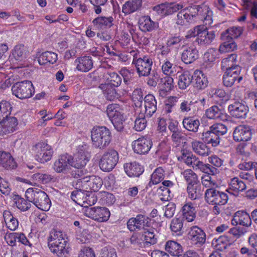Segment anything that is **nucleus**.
Here are the masks:
<instances>
[{"label": "nucleus", "mask_w": 257, "mask_h": 257, "mask_svg": "<svg viewBox=\"0 0 257 257\" xmlns=\"http://www.w3.org/2000/svg\"><path fill=\"white\" fill-rule=\"evenodd\" d=\"M25 196L29 202L33 203L39 209L46 211L50 208L51 202L48 195L39 189H28Z\"/></svg>", "instance_id": "f257e3e1"}, {"label": "nucleus", "mask_w": 257, "mask_h": 257, "mask_svg": "<svg viewBox=\"0 0 257 257\" xmlns=\"http://www.w3.org/2000/svg\"><path fill=\"white\" fill-rule=\"evenodd\" d=\"M227 132L226 126L222 123H215L209 127V130L202 134V139L212 147H216L220 143V137Z\"/></svg>", "instance_id": "f03ea898"}, {"label": "nucleus", "mask_w": 257, "mask_h": 257, "mask_svg": "<svg viewBox=\"0 0 257 257\" xmlns=\"http://www.w3.org/2000/svg\"><path fill=\"white\" fill-rule=\"evenodd\" d=\"M91 133L92 145L95 148L103 149L111 141L110 132L105 126L94 127Z\"/></svg>", "instance_id": "7ed1b4c3"}, {"label": "nucleus", "mask_w": 257, "mask_h": 257, "mask_svg": "<svg viewBox=\"0 0 257 257\" xmlns=\"http://www.w3.org/2000/svg\"><path fill=\"white\" fill-rule=\"evenodd\" d=\"M190 37H196L195 42L201 47H206L211 44L215 38L214 31H208L205 25L195 26L190 34Z\"/></svg>", "instance_id": "20e7f679"}, {"label": "nucleus", "mask_w": 257, "mask_h": 257, "mask_svg": "<svg viewBox=\"0 0 257 257\" xmlns=\"http://www.w3.org/2000/svg\"><path fill=\"white\" fill-rule=\"evenodd\" d=\"M12 91L13 94L21 99L30 98L35 92L32 83L28 80L15 83L12 87Z\"/></svg>", "instance_id": "39448f33"}, {"label": "nucleus", "mask_w": 257, "mask_h": 257, "mask_svg": "<svg viewBox=\"0 0 257 257\" xmlns=\"http://www.w3.org/2000/svg\"><path fill=\"white\" fill-rule=\"evenodd\" d=\"M106 113L117 131H121L123 128L124 118L122 110L117 104H111L107 106Z\"/></svg>", "instance_id": "423d86ee"}, {"label": "nucleus", "mask_w": 257, "mask_h": 257, "mask_svg": "<svg viewBox=\"0 0 257 257\" xmlns=\"http://www.w3.org/2000/svg\"><path fill=\"white\" fill-rule=\"evenodd\" d=\"M118 154L116 151L108 150L101 157L99 162L100 168L105 172L111 171L118 163Z\"/></svg>", "instance_id": "0eeeda50"}, {"label": "nucleus", "mask_w": 257, "mask_h": 257, "mask_svg": "<svg viewBox=\"0 0 257 257\" xmlns=\"http://www.w3.org/2000/svg\"><path fill=\"white\" fill-rule=\"evenodd\" d=\"M36 160L41 163H45L51 159L53 152L51 147L47 143L40 142L33 147Z\"/></svg>", "instance_id": "6e6552de"}, {"label": "nucleus", "mask_w": 257, "mask_h": 257, "mask_svg": "<svg viewBox=\"0 0 257 257\" xmlns=\"http://www.w3.org/2000/svg\"><path fill=\"white\" fill-rule=\"evenodd\" d=\"M205 199L209 204L225 205L228 200L227 193L220 191L215 188L207 189L205 193Z\"/></svg>", "instance_id": "1a4fd4ad"}, {"label": "nucleus", "mask_w": 257, "mask_h": 257, "mask_svg": "<svg viewBox=\"0 0 257 257\" xmlns=\"http://www.w3.org/2000/svg\"><path fill=\"white\" fill-rule=\"evenodd\" d=\"M82 183V189H89L93 192L98 191L102 185V180L98 176H91L83 177L78 181L76 183V186L80 187L79 184Z\"/></svg>", "instance_id": "9d476101"}, {"label": "nucleus", "mask_w": 257, "mask_h": 257, "mask_svg": "<svg viewBox=\"0 0 257 257\" xmlns=\"http://www.w3.org/2000/svg\"><path fill=\"white\" fill-rule=\"evenodd\" d=\"M132 64L135 65L140 77L148 76L150 74L153 62L148 57L145 56L142 58H134Z\"/></svg>", "instance_id": "9b49d317"}, {"label": "nucleus", "mask_w": 257, "mask_h": 257, "mask_svg": "<svg viewBox=\"0 0 257 257\" xmlns=\"http://www.w3.org/2000/svg\"><path fill=\"white\" fill-rule=\"evenodd\" d=\"M235 69H228L223 74L222 80L223 84L226 87H231L237 81L239 83L242 77L240 75L241 71L240 67H236Z\"/></svg>", "instance_id": "f8f14e48"}, {"label": "nucleus", "mask_w": 257, "mask_h": 257, "mask_svg": "<svg viewBox=\"0 0 257 257\" xmlns=\"http://www.w3.org/2000/svg\"><path fill=\"white\" fill-rule=\"evenodd\" d=\"M189 166H191L194 170H199L207 174L215 175L219 173V170L210 165L204 164L200 161L195 156L192 155V159Z\"/></svg>", "instance_id": "ddd939ff"}, {"label": "nucleus", "mask_w": 257, "mask_h": 257, "mask_svg": "<svg viewBox=\"0 0 257 257\" xmlns=\"http://www.w3.org/2000/svg\"><path fill=\"white\" fill-rule=\"evenodd\" d=\"M189 237L191 242L197 247H201L206 242V234L204 231L197 226L190 228Z\"/></svg>", "instance_id": "4468645a"}, {"label": "nucleus", "mask_w": 257, "mask_h": 257, "mask_svg": "<svg viewBox=\"0 0 257 257\" xmlns=\"http://www.w3.org/2000/svg\"><path fill=\"white\" fill-rule=\"evenodd\" d=\"M152 145V140L149 138L142 137L134 141L133 147L135 153L144 155L149 152Z\"/></svg>", "instance_id": "2eb2a0df"}, {"label": "nucleus", "mask_w": 257, "mask_h": 257, "mask_svg": "<svg viewBox=\"0 0 257 257\" xmlns=\"http://www.w3.org/2000/svg\"><path fill=\"white\" fill-rule=\"evenodd\" d=\"M71 157L67 154L60 156L54 164V170L58 173H68L71 170Z\"/></svg>", "instance_id": "dca6fc26"}, {"label": "nucleus", "mask_w": 257, "mask_h": 257, "mask_svg": "<svg viewBox=\"0 0 257 257\" xmlns=\"http://www.w3.org/2000/svg\"><path fill=\"white\" fill-rule=\"evenodd\" d=\"M251 129L248 125H239L236 126L233 133V140L236 142H246L250 140Z\"/></svg>", "instance_id": "f3484780"}, {"label": "nucleus", "mask_w": 257, "mask_h": 257, "mask_svg": "<svg viewBox=\"0 0 257 257\" xmlns=\"http://www.w3.org/2000/svg\"><path fill=\"white\" fill-rule=\"evenodd\" d=\"M182 8V6L179 4L165 3L155 6L153 9L159 15L165 16L172 15Z\"/></svg>", "instance_id": "a211bd4d"}, {"label": "nucleus", "mask_w": 257, "mask_h": 257, "mask_svg": "<svg viewBox=\"0 0 257 257\" xmlns=\"http://www.w3.org/2000/svg\"><path fill=\"white\" fill-rule=\"evenodd\" d=\"M48 245L51 252L59 257H66L69 253V243L66 239Z\"/></svg>", "instance_id": "6ab92c4d"}, {"label": "nucleus", "mask_w": 257, "mask_h": 257, "mask_svg": "<svg viewBox=\"0 0 257 257\" xmlns=\"http://www.w3.org/2000/svg\"><path fill=\"white\" fill-rule=\"evenodd\" d=\"M228 109L230 115L238 118H244L248 111L247 106L239 101L230 104Z\"/></svg>", "instance_id": "aec40b11"}, {"label": "nucleus", "mask_w": 257, "mask_h": 257, "mask_svg": "<svg viewBox=\"0 0 257 257\" xmlns=\"http://www.w3.org/2000/svg\"><path fill=\"white\" fill-rule=\"evenodd\" d=\"M89 214L93 219L101 222L106 221L109 219L110 214L107 208L94 207L90 209Z\"/></svg>", "instance_id": "412c9836"}, {"label": "nucleus", "mask_w": 257, "mask_h": 257, "mask_svg": "<svg viewBox=\"0 0 257 257\" xmlns=\"http://www.w3.org/2000/svg\"><path fill=\"white\" fill-rule=\"evenodd\" d=\"M251 214L250 215L244 211H238L234 214L232 220V224L235 225L240 224L244 226L249 227L251 224Z\"/></svg>", "instance_id": "4be33fe9"}, {"label": "nucleus", "mask_w": 257, "mask_h": 257, "mask_svg": "<svg viewBox=\"0 0 257 257\" xmlns=\"http://www.w3.org/2000/svg\"><path fill=\"white\" fill-rule=\"evenodd\" d=\"M198 50L193 46L186 47L181 54V60L185 64H191L198 58Z\"/></svg>", "instance_id": "5701e85b"}, {"label": "nucleus", "mask_w": 257, "mask_h": 257, "mask_svg": "<svg viewBox=\"0 0 257 257\" xmlns=\"http://www.w3.org/2000/svg\"><path fill=\"white\" fill-rule=\"evenodd\" d=\"M145 114L150 117L156 111L157 101L154 96L149 94L147 95L144 98Z\"/></svg>", "instance_id": "b1692460"}, {"label": "nucleus", "mask_w": 257, "mask_h": 257, "mask_svg": "<svg viewBox=\"0 0 257 257\" xmlns=\"http://www.w3.org/2000/svg\"><path fill=\"white\" fill-rule=\"evenodd\" d=\"M206 117L213 119H226V114L224 109L220 105H213L207 109L205 112Z\"/></svg>", "instance_id": "393cba45"}, {"label": "nucleus", "mask_w": 257, "mask_h": 257, "mask_svg": "<svg viewBox=\"0 0 257 257\" xmlns=\"http://www.w3.org/2000/svg\"><path fill=\"white\" fill-rule=\"evenodd\" d=\"M75 62L77 64L76 69L81 72H88L93 67V60L90 56L79 57L75 60Z\"/></svg>", "instance_id": "a878e982"}, {"label": "nucleus", "mask_w": 257, "mask_h": 257, "mask_svg": "<svg viewBox=\"0 0 257 257\" xmlns=\"http://www.w3.org/2000/svg\"><path fill=\"white\" fill-rule=\"evenodd\" d=\"M124 169L126 174L131 177H139L144 172L143 168L136 162L125 164Z\"/></svg>", "instance_id": "bb28decb"}, {"label": "nucleus", "mask_w": 257, "mask_h": 257, "mask_svg": "<svg viewBox=\"0 0 257 257\" xmlns=\"http://www.w3.org/2000/svg\"><path fill=\"white\" fill-rule=\"evenodd\" d=\"M114 87L110 84L106 83L101 84L99 86L106 99L109 101H113L119 97V94Z\"/></svg>", "instance_id": "cd10ccee"}, {"label": "nucleus", "mask_w": 257, "mask_h": 257, "mask_svg": "<svg viewBox=\"0 0 257 257\" xmlns=\"http://www.w3.org/2000/svg\"><path fill=\"white\" fill-rule=\"evenodd\" d=\"M18 120L16 117L13 116H7L0 122L3 127V131L7 133L14 132L18 125Z\"/></svg>", "instance_id": "c85d7f7f"}, {"label": "nucleus", "mask_w": 257, "mask_h": 257, "mask_svg": "<svg viewBox=\"0 0 257 257\" xmlns=\"http://www.w3.org/2000/svg\"><path fill=\"white\" fill-rule=\"evenodd\" d=\"M165 250L172 255L182 257V247L180 244L173 240H168L165 244Z\"/></svg>", "instance_id": "c756f323"}, {"label": "nucleus", "mask_w": 257, "mask_h": 257, "mask_svg": "<svg viewBox=\"0 0 257 257\" xmlns=\"http://www.w3.org/2000/svg\"><path fill=\"white\" fill-rule=\"evenodd\" d=\"M0 164L7 169H13L17 167L16 163L11 154L5 152H0Z\"/></svg>", "instance_id": "7c9ffc66"}, {"label": "nucleus", "mask_w": 257, "mask_h": 257, "mask_svg": "<svg viewBox=\"0 0 257 257\" xmlns=\"http://www.w3.org/2000/svg\"><path fill=\"white\" fill-rule=\"evenodd\" d=\"M113 21L112 17H98L94 19L92 23L95 27L103 30L110 28L113 25Z\"/></svg>", "instance_id": "2f4dec72"}, {"label": "nucleus", "mask_w": 257, "mask_h": 257, "mask_svg": "<svg viewBox=\"0 0 257 257\" xmlns=\"http://www.w3.org/2000/svg\"><path fill=\"white\" fill-rule=\"evenodd\" d=\"M158 27V24L151 20L149 16L142 17L139 22V28L142 32H150Z\"/></svg>", "instance_id": "473e14b6"}, {"label": "nucleus", "mask_w": 257, "mask_h": 257, "mask_svg": "<svg viewBox=\"0 0 257 257\" xmlns=\"http://www.w3.org/2000/svg\"><path fill=\"white\" fill-rule=\"evenodd\" d=\"M243 31L241 27H232L221 34V39L232 40L233 38H237L242 34Z\"/></svg>", "instance_id": "72a5a7b5"}, {"label": "nucleus", "mask_w": 257, "mask_h": 257, "mask_svg": "<svg viewBox=\"0 0 257 257\" xmlns=\"http://www.w3.org/2000/svg\"><path fill=\"white\" fill-rule=\"evenodd\" d=\"M194 87L197 89L202 90L205 89L208 85V81L206 75L201 73L199 70H196L194 73Z\"/></svg>", "instance_id": "f704fd0d"}, {"label": "nucleus", "mask_w": 257, "mask_h": 257, "mask_svg": "<svg viewBox=\"0 0 257 257\" xmlns=\"http://www.w3.org/2000/svg\"><path fill=\"white\" fill-rule=\"evenodd\" d=\"M191 147L195 153L201 156L209 155L210 151L207 145L201 142L195 141L191 143Z\"/></svg>", "instance_id": "c9c22d12"}, {"label": "nucleus", "mask_w": 257, "mask_h": 257, "mask_svg": "<svg viewBox=\"0 0 257 257\" xmlns=\"http://www.w3.org/2000/svg\"><path fill=\"white\" fill-rule=\"evenodd\" d=\"M182 123L184 128L188 131L194 133L198 131L200 124L198 119L190 116L185 117L183 120Z\"/></svg>", "instance_id": "e433bc0d"}, {"label": "nucleus", "mask_w": 257, "mask_h": 257, "mask_svg": "<svg viewBox=\"0 0 257 257\" xmlns=\"http://www.w3.org/2000/svg\"><path fill=\"white\" fill-rule=\"evenodd\" d=\"M87 162L86 156L83 153L79 152L71 158L70 165L74 168H83Z\"/></svg>", "instance_id": "4c0bfd02"}, {"label": "nucleus", "mask_w": 257, "mask_h": 257, "mask_svg": "<svg viewBox=\"0 0 257 257\" xmlns=\"http://www.w3.org/2000/svg\"><path fill=\"white\" fill-rule=\"evenodd\" d=\"M159 85L161 87L160 93L165 94L166 92L170 91L173 88V79L170 76L166 75V76L160 78Z\"/></svg>", "instance_id": "58836bf2"}, {"label": "nucleus", "mask_w": 257, "mask_h": 257, "mask_svg": "<svg viewBox=\"0 0 257 257\" xmlns=\"http://www.w3.org/2000/svg\"><path fill=\"white\" fill-rule=\"evenodd\" d=\"M236 54H231L228 55L227 57L224 58L221 61V69L226 71L229 69L234 70L236 67H240L236 64Z\"/></svg>", "instance_id": "ea45409f"}, {"label": "nucleus", "mask_w": 257, "mask_h": 257, "mask_svg": "<svg viewBox=\"0 0 257 257\" xmlns=\"http://www.w3.org/2000/svg\"><path fill=\"white\" fill-rule=\"evenodd\" d=\"M230 239L226 235H222L217 238H214L212 240V243L216 250L223 251L230 245Z\"/></svg>", "instance_id": "a19ab883"}, {"label": "nucleus", "mask_w": 257, "mask_h": 257, "mask_svg": "<svg viewBox=\"0 0 257 257\" xmlns=\"http://www.w3.org/2000/svg\"><path fill=\"white\" fill-rule=\"evenodd\" d=\"M141 6V0L129 1L125 3L122 6V12L125 15L130 14L137 11Z\"/></svg>", "instance_id": "79ce46f5"}, {"label": "nucleus", "mask_w": 257, "mask_h": 257, "mask_svg": "<svg viewBox=\"0 0 257 257\" xmlns=\"http://www.w3.org/2000/svg\"><path fill=\"white\" fill-rule=\"evenodd\" d=\"M195 208L192 203H186L182 208L183 219H186L188 222H192L195 217Z\"/></svg>", "instance_id": "37998d69"}, {"label": "nucleus", "mask_w": 257, "mask_h": 257, "mask_svg": "<svg viewBox=\"0 0 257 257\" xmlns=\"http://www.w3.org/2000/svg\"><path fill=\"white\" fill-rule=\"evenodd\" d=\"M187 190L188 197L191 200L198 199L202 195L203 191L201 189V187L197 183L192 185L188 184Z\"/></svg>", "instance_id": "c03bdc74"}, {"label": "nucleus", "mask_w": 257, "mask_h": 257, "mask_svg": "<svg viewBox=\"0 0 257 257\" xmlns=\"http://www.w3.org/2000/svg\"><path fill=\"white\" fill-rule=\"evenodd\" d=\"M57 60V54L51 51H46L42 53L38 58L39 63L41 65H45L47 63L51 64L55 63Z\"/></svg>", "instance_id": "a18cd8bd"}, {"label": "nucleus", "mask_w": 257, "mask_h": 257, "mask_svg": "<svg viewBox=\"0 0 257 257\" xmlns=\"http://www.w3.org/2000/svg\"><path fill=\"white\" fill-rule=\"evenodd\" d=\"M3 217L7 227L11 230H16L18 227L19 222L9 210H5L3 213Z\"/></svg>", "instance_id": "49530a36"}, {"label": "nucleus", "mask_w": 257, "mask_h": 257, "mask_svg": "<svg viewBox=\"0 0 257 257\" xmlns=\"http://www.w3.org/2000/svg\"><path fill=\"white\" fill-rule=\"evenodd\" d=\"M197 11L196 12V21H208L211 19L210 14L211 12L209 11V8L204 5H197Z\"/></svg>", "instance_id": "de8ad7c7"}, {"label": "nucleus", "mask_w": 257, "mask_h": 257, "mask_svg": "<svg viewBox=\"0 0 257 257\" xmlns=\"http://www.w3.org/2000/svg\"><path fill=\"white\" fill-rule=\"evenodd\" d=\"M87 190L82 189V186L81 188L78 190H76L72 192L71 195V198L72 200L75 203L79 205H84L85 199L87 197Z\"/></svg>", "instance_id": "09e8293b"}, {"label": "nucleus", "mask_w": 257, "mask_h": 257, "mask_svg": "<svg viewBox=\"0 0 257 257\" xmlns=\"http://www.w3.org/2000/svg\"><path fill=\"white\" fill-rule=\"evenodd\" d=\"M143 215L139 214L135 218H130L127 222V226L131 231L141 230L143 228L142 218Z\"/></svg>", "instance_id": "8fccbe9b"}, {"label": "nucleus", "mask_w": 257, "mask_h": 257, "mask_svg": "<svg viewBox=\"0 0 257 257\" xmlns=\"http://www.w3.org/2000/svg\"><path fill=\"white\" fill-rule=\"evenodd\" d=\"M165 177V171L162 167H158L155 169L151 175V181L148 185L150 187L152 185L158 184L160 183Z\"/></svg>", "instance_id": "3c124183"}, {"label": "nucleus", "mask_w": 257, "mask_h": 257, "mask_svg": "<svg viewBox=\"0 0 257 257\" xmlns=\"http://www.w3.org/2000/svg\"><path fill=\"white\" fill-rule=\"evenodd\" d=\"M193 79L192 76L188 72H184L179 76L178 85L180 89L184 90L188 87Z\"/></svg>", "instance_id": "603ef678"}, {"label": "nucleus", "mask_w": 257, "mask_h": 257, "mask_svg": "<svg viewBox=\"0 0 257 257\" xmlns=\"http://www.w3.org/2000/svg\"><path fill=\"white\" fill-rule=\"evenodd\" d=\"M229 186L230 189L235 192L243 191L246 188L245 183L237 177H234L231 179Z\"/></svg>", "instance_id": "864d4df0"}, {"label": "nucleus", "mask_w": 257, "mask_h": 257, "mask_svg": "<svg viewBox=\"0 0 257 257\" xmlns=\"http://www.w3.org/2000/svg\"><path fill=\"white\" fill-rule=\"evenodd\" d=\"M156 230L154 228H149V229L143 232L144 240L147 244L153 245L157 242V237L155 233Z\"/></svg>", "instance_id": "5fc2aeb1"}, {"label": "nucleus", "mask_w": 257, "mask_h": 257, "mask_svg": "<svg viewBox=\"0 0 257 257\" xmlns=\"http://www.w3.org/2000/svg\"><path fill=\"white\" fill-rule=\"evenodd\" d=\"M197 101L189 99L183 100L180 104V111L182 113L189 112L196 109Z\"/></svg>", "instance_id": "6e6d98bb"}, {"label": "nucleus", "mask_w": 257, "mask_h": 257, "mask_svg": "<svg viewBox=\"0 0 257 257\" xmlns=\"http://www.w3.org/2000/svg\"><path fill=\"white\" fill-rule=\"evenodd\" d=\"M12 54L16 60L21 61L26 57L27 50L24 45H18L15 47Z\"/></svg>", "instance_id": "4d7b16f0"}, {"label": "nucleus", "mask_w": 257, "mask_h": 257, "mask_svg": "<svg viewBox=\"0 0 257 257\" xmlns=\"http://www.w3.org/2000/svg\"><path fill=\"white\" fill-rule=\"evenodd\" d=\"M12 106L10 103L7 101L0 102V122L4 118L9 116L11 112Z\"/></svg>", "instance_id": "13d9d810"}, {"label": "nucleus", "mask_w": 257, "mask_h": 257, "mask_svg": "<svg viewBox=\"0 0 257 257\" xmlns=\"http://www.w3.org/2000/svg\"><path fill=\"white\" fill-rule=\"evenodd\" d=\"M183 226V219L180 217H175L170 223V228L172 232L180 234L181 233Z\"/></svg>", "instance_id": "bf43d9fd"}, {"label": "nucleus", "mask_w": 257, "mask_h": 257, "mask_svg": "<svg viewBox=\"0 0 257 257\" xmlns=\"http://www.w3.org/2000/svg\"><path fill=\"white\" fill-rule=\"evenodd\" d=\"M62 240H65L62 232L53 229L50 233V235L48 239V245L56 242L59 243V242Z\"/></svg>", "instance_id": "052dcab7"}, {"label": "nucleus", "mask_w": 257, "mask_h": 257, "mask_svg": "<svg viewBox=\"0 0 257 257\" xmlns=\"http://www.w3.org/2000/svg\"><path fill=\"white\" fill-rule=\"evenodd\" d=\"M146 116V114L142 112L139 113L135 121L134 128L136 131L141 132L146 128L147 126Z\"/></svg>", "instance_id": "680f3d73"}, {"label": "nucleus", "mask_w": 257, "mask_h": 257, "mask_svg": "<svg viewBox=\"0 0 257 257\" xmlns=\"http://www.w3.org/2000/svg\"><path fill=\"white\" fill-rule=\"evenodd\" d=\"M33 180L39 183L47 184L54 179L53 176L48 174L36 173L33 175Z\"/></svg>", "instance_id": "e2e57ef3"}, {"label": "nucleus", "mask_w": 257, "mask_h": 257, "mask_svg": "<svg viewBox=\"0 0 257 257\" xmlns=\"http://www.w3.org/2000/svg\"><path fill=\"white\" fill-rule=\"evenodd\" d=\"M223 43L219 47V51L222 53L232 51L236 49L237 45L232 40H222Z\"/></svg>", "instance_id": "0e129e2a"}, {"label": "nucleus", "mask_w": 257, "mask_h": 257, "mask_svg": "<svg viewBox=\"0 0 257 257\" xmlns=\"http://www.w3.org/2000/svg\"><path fill=\"white\" fill-rule=\"evenodd\" d=\"M171 139L173 146L175 147H179L181 144L185 143L186 140V137L181 131L172 133Z\"/></svg>", "instance_id": "69168bd1"}, {"label": "nucleus", "mask_w": 257, "mask_h": 257, "mask_svg": "<svg viewBox=\"0 0 257 257\" xmlns=\"http://www.w3.org/2000/svg\"><path fill=\"white\" fill-rule=\"evenodd\" d=\"M184 178L188 182V184H194L198 182V178L196 174L191 170L187 169L182 172Z\"/></svg>", "instance_id": "338daca9"}, {"label": "nucleus", "mask_w": 257, "mask_h": 257, "mask_svg": "<svg viewBox=\"0 0 257 257\" xmlns=\"http://www.w3.org/2000/svg\"><path fill=\"white\" fill-rule=\"evenodd\" d=\"M120 73L122 76L123 82L125 84H130L133 80L134 75V71L133 70L123 68L120 70Z\"/></svg>", "instance_id": "774afa93"}]
</instances>
